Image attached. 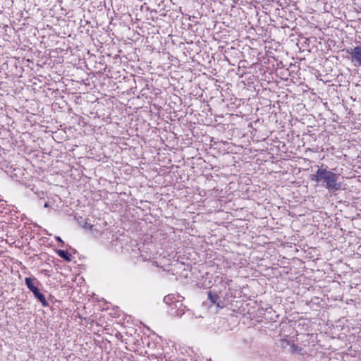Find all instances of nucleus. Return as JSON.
<instances>
[{"label":"nucleus","instance_id":"f257e3e1","mask_svg":"<svg viewBox=\"0 0 361 361\" xmlns=\"http://www.w3.org/2000/svg\"><path fill=\"white\" fill-rule=\"evenodd\" d=\"M338 177L339 174L324 169H319L316 174L312 176V180L323 183L329 190L336 191L341 187V183L337 182Z\"/></svg>","mask_w":361,"mask_h":361},{"label":"nucleus","instance_id":"f03ea898","mask_svg":"<svg viewBox=\"0 0 361 361\" xmlns=\"http://www.w3.org/2000/svg\"><path fill=\"white\" fill-rule=\"evenodd\" d=\"M25 281L27 288L33 293L35 296L42 302V305L46 306L47 301L45 297L42 293L39 292V289L35 286L34 279H32L30 278H25Z\"/></svg>","mask_w":361,"mask_h":361},{"label":"nucleus","instance_id":"7ed1b4c3","mask_svg":"<svg viewBox=\"0 0 361 361\" xmlns=\"http://www.w3.org/2000/svg\"><path fill=\"white\" fill-rule=\"evenodd\" d=\"M347 52L351 56L352 62L355 66H361V46H357L353 49H348Z\"/></svg>","mask_w":361,"mask_h":361},{"label":"nucleus","instance_id":"20e7f679","mask_svg":"<svg viewBox=\"0 0 361 361\" xmlns=\"http://www.w3.org/2000/svg\"><path fill=\"white\" fill-rule=\"evenodd\" d=\"M56 252L59 255V256H60L61 258L64 259L67 262L71 261L72 256L68 252L59 250H57Z\"/></svg>","mask_w":361,"mask_h":361},{"label":"nucleus","instance_id":"39448f33","mask_svg":"<svg viewBox=\"0 0 361 361\" xmlns=\"http://www.w3.org/2000/svg\"><path fill=\"white\" fill-rule=\"evenodd\" d=\"M56 240H57L58 241H59V242L63 243V241H62V240H61V238L60 237H57V238H56Z\"/></svg>","mask_w":361,"mask_h":361}]
</instances>
